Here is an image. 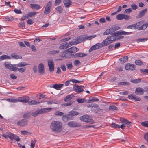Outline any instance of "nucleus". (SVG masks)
Returning a JSON list of instances; mask_svg holds the SVG:
<instances>
[{"label": "nucleus", "mask_w": 148, "mask_h": 148, "mask_svg": "<svg viewBox=\"0 0 148 148\" xmlns=\"http://www.w3.org/2000/svg\"><path fill=\"white\" fill-rule=\"evenodd\" d=\"M31 7L32 8H34L36 10H38L40 8V7L39 5L35 4H30Z\"/></svg>", "instance_id": "29"}, {"label": "nucleus", "mask_w": 148, "mask_h": 148, "mask_svg": "<svg viewBox=\"0 0 148 148\" xmlns=\"http://www.w3.org/2000/svg\"><path fill=\"white\" fill-rule=\"evenodd\" d=\"M146 28L144 24H143L140 27H138V30H142L143 29H145Z\"/></svg>", "instance_id": "57"}, {"label": "nucleus", "mask_w": 148, "mask_h": 148, "mask_svg": "<svg viewBox=\"0 0 148 148\" xmlns=\"http://www.w3.org/2000/svg\"><path fill=\"white\" fill-rule=\"evenodd\" d=\"M67 116V114H66L63 115L62 119L64 121L66 122L67 120H69Z\"/></svg>", "instance_id": "54"}, {"label": "nucleus", "mask_w": 148, "mask_h": 148, "mask_svg": "<svg viewBox=\"0 0 148 148\" xmlns=\"http://www.w3.org/2000/svg\"><path fill=\"white\" fill-rule=\"evenodd\" d=\"M10 59H11V57L10 56L5 55H3L0 57V59L1 60Z\"/></svg>", "instance_id": "34"}, {"label": "nucleus", "mask_w": 148, "mask_h": 148, "mask_svg": "<svg viewBox=\"0 0 148 148\" xmlns=\"http://www.w3.org/2000/svg\"><path fill=\"white\" fill-rule=\"evenodd\" d=\"M106 39L109 41L110 43L113 42L116 40V39L114 38H113L111 36L107 37Z\"/></svg>", "instance_id": "31"}, {"label": "nucleus", "mask_w": 148, "mask_h": 148, "mask_svg": "<svg viewBox=\"0 0 148 148\" xmlns=\"http://www.w3.org/2000/svg\"><path fill=\"white\" fill-rule=\"evenodd\" d=\"M11 56L12 58H14L15 59H22V58L21 56L17 55L14 53H12Z\"/></svg>", "instance_id": "24"}, {"label": "nucleus", "mask_w": 148, "mask_h": 148, "mask_svg": "<svg viewBox=\"0 0 148 148\" xmlns=\"http://www.w3.org/2000/svg\"><path fill=\"white\" fill-rule=\"evenodd\" d=\"M70 53H75L78 50V49L75 47H72L70 48Z\"/></svg>", "instance_id": "33"}, {"label": "nucleus", "mask_w": 148, "mask_h": 148, "mask_svg": "<svg viewBox=\"0 0 148 148\" xmlns=\"http://www.w3.org/2000/svg\"><path fill=\"white\" fill-rule=\"evenodd\" d=\"M148 39L147 38L138 39H137V41L138 42H143L146 41Z\"/></svg>", "instance_id": "59"}, {"label": "nucleus", "mask_w": 148, "mask_h": 148, "mask_svg": "<svg viewBox=\"0 0 148 148\" xmlns=\"http://www.w3.org/2000/svg\"><path fill=\"white\" fill-rule=\"evenodd\" d=\"M100 44V43H98L92 46L90 49L89 50V52H90L93 50H95L99 48Z\"/></svg>", "instance_id": "14"}, {"label": "nucleus", "mask_w": 148, "mask_h": 148, "mask_svg": "<svg viewBox=\"0 0 148 148\" xmlns=\"http://www.w3.org/2000/svg\"><path fill=\"white\" fill-rule=\"evenodd\" d=\"M31 116V113L30 112H27L24 114L23 116V118L29 119Z\"/></svg>", "instance_id": "28"}, {"label": "nucleus", "mask_w": 148, "mask_h": 148, "mask_svg": "<svg viewBox=\"0 0 148 148\" xmlns=\"http://www.w3.org/2000/svg\"><path fill=\"white\" fill-rule=\"evenodd\" d=\"M18 26L22 29H24L25 27V24L24 22H23L19 23L18 24Z\"/></svg>", "instance_id": "43"}, {"label": "nucleus", "mask_w": 148, "mask_h": 148, "mask_svg": "<svg viewBox=\"0 0 148 148\" xmlns=\"http://www.w3.org/2000/svg\"><path fill=\"white\" fill-rule=\"evenodd\" d=\"M135 92L136 94L138 95H142L143 94L144 90L141 88L139 87L136 88Z\"/></svg>", "instance_id": "17"}, {"label": "nucleus", "mask_w": 148, "mask_h": 148, "mask_svg": "<svg viewBox=\"0 0 148 148\" xmlns=\"http://www.w3.org/2000/svg\"><path fill=\"white\" fill-rule=\"evenodd\" d=\"M135 65L130 63H127L125 66V69L127 70L133 71L134 70Z\"/></svg>", "instance_id": "12"}, {"label": "nucleus", "mask_w": 148, "mask_h": 148, "mask_svg": "<svg viewBox=\"0 0 148 148\" xmlns=\"http://www.w3.org/2000/svg\"><path fill=\"white\" fill-rule=\"evenodd\" d=\"M124 14H119L116 16V18L118 20H122L123 18Z\"/></svg>", "instance_id": "39"}, {"label": "nucleus", "mask_w": 148, "mask_h": 148, "mask_svg": "<svg viewBox=\"0 0 148 148\" xmlns=\"http://www.w3.org/2000/svg\"><path fill=\"white\" fill-rule=\"evenodd\" d=\"M47 62L49 71H53L54 70V64L53 61L52 60H48Z\"/></svg>", "instance_id": "6"}, {"label": "nucleus", "mask_w": 148, "mask_h": 148, "mask_svg": "<svg viewBox=\"0 0 148 148\" xmlns=\"http://www.w3.org/2000/svg\"><path fill=\"white\" fill-rule=\"evenodd\" d=\"M59 52L58 50H52L49 52V53L51 54H55Z\"/></svg>", "instance_id": "56"}, {"label": "nucleus", "mask_w": 148, "mask_h": 148, "mask_svg": "<svg viewBox=\"0 0 148 148\" xmlns=\"http://www.w3.org/2000/svg\"><path fill=\"white\" fill-rule=\"evenodd\" d=\"M117 109V107L114 106H111L109 107V109L110 110H116Z\"/></svg>", "instance_id": "58"}, {"label": "nucleus", "mask_w": 148, "mask_h": 148, "mask_svg": "<svg viewBox=\"0 0 148 148\" xmlns=\"http://www.w3.org/2000/svg\"><path fill=\"white\" fill-rule=\"evenodd\" d=\"M120 121L126 125L127 127H130L132 124V123L130 121L123 118H120Z\"/></svg>", "instance_id": "8"}, {"label": "nucleus", "mask_w": 148, "mask_h": 148, "mask_svg": "<svg viewBox=\"0 0 148 148\" xmlns=\"http://www.w3.org/2000/svg\"><path fill=\"white\" fill-rule=\"evenodd\" d=\"M147 8L145 9L142 10L139 13L138 15L136 16L137 18H139L143 17L147 12Z\"/></svg>", "instance_id": "15"}, {"label": "nucleus", "mask_w": 148, "mask_h": 148, "mask_svg": "<svg viewBox=\"0 0 148 148\" xmlns=\"http://www.w3.org/2000/svg\"><path fill=\"white\" fill-rule=\"evenodd\" d=\"M91 109L92 110L96 111H98L100 110V109L99 107V106L96 104H92Z\"/></svg>", "instance_id": "20"}, {"label": "nucleus", "mask_w": 148, "mask_h": 148, "mask_svg": "<svg viewBox=\"0 0 148 148\" xmlns=\"http://www.w3.org/2000/svg\"><path fill=\"white\" fill-rule=\"evenodd\" d=\"M16 64H12V67H11L10 70L14 71H17L18 68L16 67Z\"/></svg>", "instance_id": "38"}, {"label": "nucleus", "mask_w": 148, "mask_h": 148, "mask_svg": "<svg viewBox=\"0 0 148 148\" xmlns=\"http://www.w3.org/2000/svg\"><path fill=\"white\" fill-rule=\"evenodd\" d=\"M99 101V100L98 98H93L92 99H90V98L89 99V100L88 103H91L92 102H94L96 101Z\"/></svg>", "instance_id": "50"}, {"label": "nucleus", "mask_w": 148, "mask_h": 148, "mask_svg": "<svg viewBox=\"0 0 148 148\" xmlns=\"http://www.w3.org/2000/svg\"><path fill=\"white\" fill-rule=\"evenodd\" d=\"M127 29H136V26L135 24L130 25L127 27Z\"/></svg>", "instance_id": "46"}, {"label": "nucleus", "mask_w": 148, "mask_h": 148, "mask_svg": "<svg viewBox=\"0 0 148 148\" xmlns=\"http://www.w3.org/2000/svg\"><path fill=\"white\" fill-rule=\"evenodd\" d=\"M111 33V30L110 29H107L103 33L104 35H108Z\"/></svg>", "instance_id": "47"}, {"label": "nucleus", "mask_w": 148, "mask_h": 148, "mask_svg": "<svg viewBox=\"0 0 148 148\" xmlns=\"http://www.w3.org/2000/svg\"><path fill=\"white\" fill-rule=\"evenodd\" d=\"M62 123L58 121H52L50 125V128L54 131L60 132L62 127Z\"/></svg>", "instance_id": "1"}, {"label": "nucleus", "mask_w": 148, "mask_h": 148, "mask_svg": "<svg viewBox=\"0 0 148 148\" xmlns=\"http://www.w3.org/2000/svg\"><path fill=\"white\" fill-rule=\"evenodd\" d=\"M36 142V140H31V148H34L35 146V145Z\"/></svg>", "instance_id": "55"}, {"label": "nucleus", "mask_w": 148, "mask_h": 148, "mask_svg": "<svg viewBox=\"0 0 148 148\" xmlns=\"http://www.w3.org/2000/svg\"><path fill=\"white\" fill-rule=\"evenodd\" d=\"M36 14L37 12H29L27 14L26 19L28 18L29 17H32L34 16Z\"/></svg>", "instance_id": "30"}, {"label": "nucleus", "mask_w": 148, "mask_h": 148, "mask_svg": "<svg viewBox=\"0 0 148 148\" xmlns=\"http://www.w3.org/2000/svg\"><path fill=\"white\" fill-rule=\"evenodd\" d=\"M52 110L51 108H43L38 110L35 112L31 113V115L35 117L38 115L42 114L46 112H48Z\"/></svg>", "instance_id": "2"}, {"label": "nucleus", "mask_w": 148, "mask_h": 148, "mask_svg": "<svg viewBox=\"0 0 148 148\" xmlns=\"http://www.w3.org/2000/svg\"><path fill=\"white\" fill-rule=\"evenodd\" d=\"M38 72L40 75L43 74L45 72L44 67L43 64L42 63L40 64L38 66Z\"/></svg>", "instance_id": "13"}, {"label": "nucleus", "mask_w": 148, "mask_h": 148, "mask_svg": "<svg viewBox=\"0 0 148 148\" xmlns=\"http://www.w3.org/2000/svg\"><path fill=\"white\" fill-rule=\"evenodd\" d=\"M141 124L143 126L148 127V121L142 122L141 123Z\"/></svg>", "instance_id": "52"}, {"label": "nucleus", "mask_w": 148, "mask_h": 148, "mask_svg": "<svg viewBox=\"0 0 148 148\" xmlns=\"http://www.w3.org/2000/svg\"><path fill=\"white\" fill-rule=\"evenodd\" d=\"M81 64V62H80V61L78 60H75L74 62V64L76 65L77 66L79 64Z\"/></svg>", "instance_id": "63"}, {"label": "nucleus", "mask_w": 148, "mask_h": 148, "mask_svg": "<svg viewBox=\"0 0 148 148\" xmlns=\"http://www.w3.org/2000/svg\"><path fill=\"white\" fill-rule=\"evenodd\" d=\"M132 10L131 8L126 9L124 11V13L129 14L132 11Z\"/></svg>", "instance_id": "60"}, {"label": "nucleus", "mask_w": 148, "mask_h": 148, "mask_svg": "<svg viewBox=\"0 0 148 148\" xmlns=\"http://www.w3.org/2000/svg\"><path fill=\"white\" fill-rule=\"evenodd\" d=\"M21 132L22 134L24 135H30L31 134L30 132L25 130L21 131Z\"/></svg>", "instance_id": "41"}, {"label": "nucleus", "mask_w": 148, "mask_h": 148, "mask_svg": "<svg viewBox=\"0 0 148 148\" xmlns=\"http://www.w3.org/2000/svg\"><path fill=\"white\" fill-rule=\"evenodd\" d=\"M76 101L79 103H82L86 101V100H85L84 99H79L78 98L76 99Z\"/></svg>", "instance_id": "48"}, {"label": "nucleus", "mask_w": 148, "mask_h": 148, "mask_svg": "<svg viewBox=\"0 0 148 148\" xmlns=\"http://www.w3.org/2000/svg\"><path fill=\"white\" fill-rule=\"evenodd\" d=\"M74 96L72 94L66 96L64 99V101L65 102L69 101L72 99V98Z\"/></svg>", "instance_id": "21"}, {"label": "nucleus", "mask_w": 148, "mask_h": 148, "mask_svg": "<svg viewBox=\"0 0 148 148\" xmlns=\"http://www.w3.org/2000/svg\"><path fill=\"white\" fill-rule=\"evenodd\" d=\"M17 70L20 72L23 73L25 71L26 68H18Z\"/></svg>", "instance_id": "62"}, {"label": "nucleus", "mask_w": 148, "mask_h": 148, "mask_svg": "<svg viewBox=\"0 0 148 148\" xmlns=\"http://www.w3.org/2000/svg\"><path fill=\"white\" fill-rule=\"evenodd\" d=\"M74 40L76 45L81 43L82 41V39L79 37H77V38L74 39Z\"/></svg>", "instance_id": "37"}, {"label": "nucleus", "mask_w": 148, "mask_h": 148, "mask_svg": "<svg viewBox=\"0 0 148 148\" xmlns=\"http://www.w3.org/2000/svg\"><path fill=\"white\" fill-rule=\"evenodd\" d=\"M141 80L140 79H135L134 80H131V82H132L135 83H140L141 82Z\"/></svg>", "instance_id": "53"}, {"label": "nucleus", "mask_w": 148, "mask_h": 148, "mask_svg": "<svg viewBox=\"0 0 148 148\" xmlns=\"http://www.w3.org/2000/svg\"><path fill=\"white\" fill-rule=\"evenodd\" d=\"M70 46L67 43H65L64 45H61L59 47V48L60 49H65L69 47Z\"/></svg>", "instance_id": "23"}, {"label": "nucleus", "mask_w": 148, "mask_h": 148, "mask_svg": "<svg viewBox=\"0 0 148 148\" xmlns=\"http://www.w3.org/2000/svg\"><path fill=\"white\" fill-rule=\"evenodd\" d=\"M40 102L37 101L35 100H33L28 102V104L29 105H38L39 104Z\"/></svg>", "instance_id": "26"}, {"label": "nucleus", "mask_w": 148, "mask_h": 148, "mask_svg": "<svg viewBox=\"0 0 148 148\" xmlns=\"http://www.w3.org/2000/svg\"><path fill=\"white\" fill-rule=\"evenodd\" d=\"M128 57L127 56H125L123 58L119 59V60L121 64H123L127 62L128 60Z\"/></svg>", "instance_id": "18"}, {"label": "nucleus", "mask_w": 148, "mask_h": 148, "mask_svg": "<svg viewBox=\"0 0 148 148\" xmlns=\"http://www.w3.org/2000/svg\"><path fill=\"white\" fill-rule=\"evenodd\" d=\"M4 65L6 68L9 69V70H10L12 66V64L9 63L8 62H5L4 64Z\"/></svg>", "instance_id": "32"}, {"label": "nucleus", "mask_w": 148, "mask_h": 148, "mask_svg": "<svg viewBox=\"0 0 148 148\" xmlns=\"http://www.w3.org/2000/svg\"><path fill=\"white\" fill-rule=\"evenodd\" d=\"M144 62H142L140 60H137L135 61V63L136 64L138 65H141L143 64Z\"/></svg>", "instance_id": "44"}, {"label": "nucleus", "mask_w": 148, "mask_h": 148, "mask_svg": "<svg viewBox=\"0 0 148 148\" xmlns=\"http://www.w3.org/2000/svg\"><path fill=\"white\" fill-rule=\"evenodd\" d=\"M63 2L66 7H69L72 4V1L70 0H64Z\"/></svg>", "instance_id": "22"}, {"label": "nucleus", "mask_w": 148, "mask_h": 148, "mask_svg": "<svg viewBox=\"0 0 148 148\" xmlns=\"http://www.w3.org/2000/svg\"><path fill=\"white\" fill-rule=\"evenodd\" d=\"M27 120L25 119H22L18 122L17 124L19 126L23 127L27 124Z\"/></svg>", "instance_id": "10"}, {"label": "nucleus", "mask_w": 148, "mask_h": 148, "mask_svg": "<svg viewBox=\"0 0 148 148\" xmlns=\"http://www.w3.org/2000/svg\"><path fill=\"white\" fill-rule=\"evenodd\" d=\"M29 98L28 96H23L22 97H19L18 99V101L26 103L29 101Z\"/></svg>", "instance_id": "9"}, {"label": "nucleus", "mask_w": 148, "mask_h": 148, "mask_svg": "<svg viewBox=\"0 0 148 148\" xmlns=\"http://www.w3.org/2000/svg\"><path fill=\"white\" fill-rule=\"evenodd\" d=\"M78 112L76 111L72 110L69 112L67 114V117L68 118L69 120H73L74 119V116L77 115L78 114Z\"/></svg>", "instance_id": "4"}, {"label": "nucleus", "mask_w": 148, "mask_h": 148, "mask_svg": "<svg viewBox=\"0 0 148 148\" xmlns=\"http://www.w3.org/2000/svg\"><path fill=\"white\" fill-rule=\"evenodd\" d=\"M73 88L75 92L78 93L82 92L84 91L83 89L81 88L80 86L76 84L74 85Z\"/></svg>", "instance_id": "11"}, {"label": "nucleus", "mask_w": 148, "mask_h": 148, "mask_svg": "<svg viewBox=\"0 0 148 148\" xmlns=\"http://www.w3.org/2000/svg\"><path fill=\"white\" fill-rule=\"evenodd\" d=\"M73 54H71V53H66L64 54L63 53V57H64L66 58H70Z\"/></svg>", "instance_id": "36"}, {"label": "nucleus", "mask_w": 148, "mask_h": 148, "mask_svg": "<svg viewBox=\"0 0 148 148\" xmlns=\"http://www.w3.org/2000/svg\"><path fill=\"white\" fill-rule=\"evenodd\" d=\"M56 10L59 13H61L63 11V9L61 6H58L56 8Z\"/></svg>", "instance_id": "42"}, {"label": "nucleus", "mask_w": 148, "mask_h": 148, "mask_svg": "<svg viewBox=\"0 0 148 148\" xmlns=\"http://www.w3.org/2000/svg\"><path fill=\"white\" fill-rule=\"evenodd\" d=\"M14 11L17 14H21L22 13V12L21 11L20 9H18L15 8L14 9Z\"/></svg>", "instance_id": "51"}, {"label": "nucleus", "mask_w": 148, "mask_h": 148, "mask_svg": "<svg viewBox=\"0 0 148 148\" xmlns=\"http://www.w3.org/2000/svg\"><path fill=\"white\" fill-rule=\"evenodd\" d=\"M130 18V16L129 15H127L124 14L123 18L126 20H128Z\"/></svg>", "instance_id": "61"}, {"label": "nucleus", "mask_w": 148, "mask_h": 148, "mask_svg": "<svg viewBox=\"0 0 148 148\" xmlns=\"http://www.w3.org/2000/svg\"><path fill=\"white\" fill-rule=\"evenodd\" d=\"M119 32H120V35H129L131 33V32H127L122 30L120 31Z\"/></svg>", "instance_id": "49"}, {"label": "nucleus", "mask_w": 148, "mask_h": 148, "mask_svg": "<svg viewBox=\"0 0 148 148\" xmlns=\"http://www.w3.org/2000/svg\"><path fill=\"white\" fill-rule=\"evenodd\" d=\"M52 2L51 1H50L47 3L44 11V13L45 14H48L50 12L51 8L52 5Z\"/></svg>", "instance_id": "5"}, {"label": "nucleus", "mask_w": 148, "mask_h": 148, "mask_svg": "<svg viewBox=\"0 0 148 148\" xmlns=\"http://www.w3.org/2000/svg\"><path fill=\"white\" fill-rule=\"evenodd\" d=\"M106 39L103 40L101 43L100 44L101 47H103L107 46L108 45L110 44V43L109 41H106Z\"/></svg>", "instance_id": "25"}, {"label": "nucleus", "mask_w": 148, "mask_h": 148, "mask_svg": "<svg viewBox=\"0 0 148 148\" xmlns=\"http://www.w3.org/2000/svg\"><path fill=\"white\" fill-rule=\"evenodd\" d=\"M75 55L76 57H84L86 56L87 54L82 53H76Z\"/></svg>", "instance_id": "35"}, {"label": "nucleus", "mask_w": 148, "mask_h": 148, "mask_svg": "<svg viewBox=\"0 0 148 148\" xmlns=\"http://www.w3.org/2000/svg\"><path fill=\"white\" fill-rule=\"evenodd\" d=\"M67 125L69 127L73 128L80 127L81 125L80 123L74 121H72L68 122Z\"/></svg>", "instance_id": "7"}, {"label": "nucleus", "mask_w": 148, "mask_h": 148, "mask_svg": "<svg viewBox=\"0 0 148 148\" xmlns=\"http://www.w3.org/2000/svg\"><path fill=\"white\" fill-rule=\"evenodd\" d=\"M6 134H7L8 137L11 140L14 139L15 135L10 132H6Z\"/></svg>", "instance_id": "27"}, {"label": "nucleus", "mask_w": 148, "mask_h": 148, "mask_svg": "<svg viewBox=\"0 0 148 148\" xmlns=\"http://www.w3.org/2000/svg\"><path fill=\"white\" fill-rule=\"evenodd\" d=\"M110 29L111 30V33H112L116 30L119 29H120V27L118 26H115L112 27Z\"/></svg>", "instance_id": "40"}, {"label": "nucleus", "mask_w": 148, "mask_h": 148, "mask_svg": "<svg viewBox=\"0 0 148 148\" xmlns=\"http://www.w3.org/2000/svg\"><path fill=\"white\" fill-rule=\"evenodd\" d=\"M130 83L128 82H122L118 83V85H129Z\"/></svg>", "instance_id": "45"}, {"label": "nucleus", "mask_w": 148, "mask_h": 148, "mask_svg": "<svg viewBox=\"0 0 148 148\" xmlns=\"http://www.w3.org/2000/svg\"><path fill=\"white\" fill-rule=\"evenodd\" d=\"M64 85V84H55L53 85L52 86L51 85L49 86L50 87H52L57 90H59L60 88H62Z\"/></svg>", "instance_id": "16"}, {"label": "nucleus", "mask_w": 148, "mask_h": 148, "mask_svg": "<svg viewBox=\"0 0 148 148\" xmlns=\"http://www.w3.org/2000/svg\"><path fill=\"white\" fill-rule=\"evenodd\" d=\"M128 98L130 99H133L136 101H140L141 100L138 97H136L135 95H132L131 94L128 96Z\"/></svg>", "instance_id": "19"}, {"label": "nucleus", "mask_w": 148, "mask_h": 148, "mask_svg": "<svg viewBox=\"0 0 148 148\" xmlns=\"http://www.w3.org/2000/svg\"><path fill=\"white\" fill-rule=\"evenodd\" d=\"M80 119L83 122L91 124L92 123L94 122L92 117L88 115H83L80 117Z\"/></svg>", "instance_id": "3"}, {"label": "nucleus", "mask_w": 148, "mask_h": 148, "mask_svg": "<svg viewBox=\"0 0 148 148\" xmlns=\"http://www.w3.org/2000/svg\"><path fill=\"white\" fill-rule=\"evenodd\" d=\"M27 23L28 24L31 25L34 23V21L32 19H29L27 20Z\"/></svg>", "instance_id": "64"}]
</instances>
